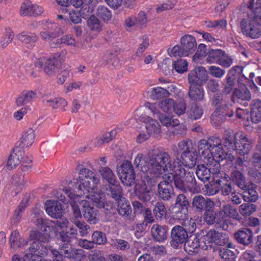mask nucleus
Masks as SVG:
<instances>
[{"instance_id": "obj_13", "label": "nucleus", "mask_w": 261, "mask_h": 261, "mask_svg": "<svg viewBox=\"0 0 261 261\" xmlns=\"http://www.w3.org/2000/svg\"><path fill=\"white\" fill-rule=\"evenodd\" d=\"M192 204L195 212L201 213L214 205V203L209 198H205L201 195H197L193 198Z\"/></svg>"}, {"instance_id": "obj_52", "label": "nucleus", "mask_w": 261, "mask_h": 261, "mask_svg": "<svg viewBox=\"0 0 261 261\" xmlns=\"http://www.w3.org/2000/svg\"><path fill=\"white\" fill-rule=\"evenodd\" d=\"M167 210L162 202L155 203L153 209V213L157 219L162 220L165 218L167 214Z\"/></svg>"}, {"instance_id": "obj_39", "label": "nucleus", "mask_w": 261, "mask_h": 261, "mask_svg": "<svg viewBox=\"0 0 261 261\" xmlns=\"http://www.w3.org/2000/svg\"><path fill=\"white\" fill-rule=\"evenodd\" d=\"M225 55V51L220 49H210L207 53L206 61L209 63H218Z\"/></svg>"}, {"instance_id": "obj_18", "label": "nucleus", "mask_w": 261, "mask_h": 261, "mask_svg": "<svg viewBox=\"0 0 261 261\" xmlns=\"http://www.w3.org/2000/svg\"><path fill=\"white\" fill-rule=\"evenodd\" d=\"M237 241L244 246H248L253 242V232L247 228H243L234 233Z\"/></svg>"}, {"instance_id": "obj_59", "label": "nucleus", "mask_w": 261, "mask_h": 261, "mask_svg": "<svg viewBox=\"0 0 261 261\" xmlns=\"http://www.w3.org/2000/svg\"><path fill=\"white\" fill-rule=\"evenodd\" d=\"M94 245H105L107 242L106 234L100 231H95L92 235Z\"/></svg>"}, {"instance_id": "obj_46", "label": "nucleus", "mask_w": 261, "mask_h": 261, "mask_svg": "<svg viewBox=\"0 0 261 261\" xmlns=\"http://www.w3.org/2000/svg\"><path fill=\"white\" fill-rule=\"evenodd\" d=\"M42 102L44 104H49L54 109H57L60 108H64L67 105V102L65 99L62 98H55L53 99L44 98Z\"/></svg>"}, {"instance_id": "obj_41", "label": "nucleus", "mask_w": 261, "mask_h": 261, "mask_svg": "<svg viewBox=\"0 0 261 261\" xmlns=\"http://www.w3.org/2000/svg\"><path fill=\"white\" fill-rule=\"evenodd\" d=\"M98 171L102 178L108 181V184L116 182V176L109 167H101L99 168Z\"/></svg>"}, {"instance_id": "obj_12", "label": "nucleus", "mask_w": 261, "mask_h": 261, "mask_svg": "<svg viewBox=\"0 0 261 261\" xmlns=\"http://www.w3.org/2000/svg\"><path fill=\"white\" fill-rule=\"evenodd\" d=\"M151 191L148 188L145 181L137 184L134 187V192L137 198L143 202H147L151 199Z\"/></svg>"}, {"instance_id": "obj_23", "label": "nucleus", "mask_w": 261, "mask_h": 261, "mask_svg": "<svg viewBox=\"0 0 261 261\" xmlns=\"http://www.w3.org/2000/svg\"><path fill=\"white\" fill-rule=\"evenodd\" d=\"M88 194L89 195H87L86 197L90 198L92 201L93 204L98 208H100L107 200L105 193L99 188L92 191Z\"/></svg>"}, {"instance_id": "obj_26", "label": "nucleus", "mask_w": 261, "mask_h": 261, "mask_svg": "<svg viewBox=\"0 0 261 261\" xmlns=\"http://www.w3.org/2000/svg\"><path fill=\"white\" fill-rule=\"evenodd\" d=\"M44 243L39 241H33L28 248L29 252L38 256L46 255L48 249V246L44 245Z\"/></svg>"}, {"instance_id": "obj_24", "label": "nucleus", "mask_w": 261, "mask_h": 261, "mask_svg": "<svg viewBox=\"0 0 261 261\" xmlns=\"http://www.w3.org/2000/svg\"><path fill=\"white\" fill-rule=\"evenodd\" d=\"M252 148V142L246 135L241 134L239 136V142L237 145V150L239 154L245 155L248 153Z\"/></svg>"}, {"instance_id": "obj_32", "label": "nucleus", "mask_w": 261, "mask_h": 261, "mask_svg": "<svg viewBox=\"0 0 261 261\" xmlns=\"http://www.w3.org/2000/svg\"><path fill=\"white\" fill-rule=\"evenodd\" d=\"M180 44L184 50L187 51V54L192 53L196 48L195 38L190 35H186L181 38Z\"/></svg>"}, {"instance_id": "obj_58", "label": "nucleus", "mask_w": 261, "mask_h": 261, "mask_svg": "<svg viewBox=\"0 0 261 261\" xmlns=\"http://www.w3.org/2000/svg\"><path fill=\"white\" fill-rule=\"evenodd\" d=\"M203 114V109L197 103H193L191 105L190 110L189 111V117L193 120L200 118Z\"/></svg>"}, {"instance_id": "obj_22", "label": "nucleus", "mask_w": 261, "mask_h": 261, "mask_svg": "<svg viewBox=\"0 0 261 261\" xmlns=\"http://www.w3.org/2000/svg\"><path fill=\"white\" fill-rule=\"evenodd\" d=\"M238 133L232 131H225L223 137V145L229 151H234L238 143L237 137Z\"/></svg>"}, {"instance_id": "obj_31", "label": "nucleus", "mask_w": 261, "mask_h": 261, "mask_svg": "<svg viewBox=\"0 0 261 261\" xmlns=\"http://www.w3.org/2000/svg\"><path fill=\"white\" fill-rule=\"evenodd\" d=\"M146 172V180L144 181L146 182L148 188H150V190L152 191L155 186H158L159 181L161 178V175L162 173L158 174V173L150 168H148Z\"/></svg>"}, {"instance_id": "obj_37", "label": "nucleus", "mask_w": 261, "mask_h": 261, "mask_svg": "<svg viewBox=\"0 0 261 261\" xmlns=\"http://www.w3.org/2000/svg\"><path fill=\"white\" fill-rule=\"evenodd\" d=\"M205 139L200 140L198 143V152L199 155L203 158V161L209 159V157L212 158L211 146Z\"/></svg>"}, {"instance_id": "obj_30", "label": "nucleus", "mask_w": 261, "mask_h": 261, "mask_svg": "<svg viewBox=\"0 0 261 261\" xmlns=\"http://www.w3.org/2000/svg\"><path fill=\"white\" fill-rule=\"evenodd\" d=\"M151 233L153 240L156 242H162L167 238L166 228L159 224H154L152 226Z\"/></svg>"}, {"instance_id": "obj_9", "label": "nucleus", "mask_w": 261, "mask_h": 261, "mask_svg": "<svg viewBox=\"0 0 261 261\" xmlns=\"http://www.w3.org/2000/svg\"><path fill=\"white\" fill-rule=\"evenodd\" d=\"M101 188L106 191L108 196L113 199L116 203L124 200L123 189L119 184L113 182L103 185Z\"/></svg>"}, {"instance_id": "obj_7", "label": "nucleus", "mask_w": 261, "mask_h": 261, "mask_svg": "<svg viewBox=\"0 0 261 261\" xmlns=\"http://www.w3.org/2000/svg\"><path fill=\"white\" fill-rule=\"evenodd\" d=\"M65 54L66 50H63L60 52L56 53L53 57L46 60L43 70L47 76L51 77L55 75L60 67L58 59L60 58L62 55L64 56Z\"/></svg>"}, {"instance_id": "obj_19", "label": "nucleus", "mask_w": 261, "mask_h": 261, "mask_svg": "<svg viewBox=\"0 0 261 261\" xmlns=\"http://www.w3.org/2000/svg\"><path fill=\"white\" fill-rule=\"evenodd\" d=\"M229 180L232 181L236 186L242 190L247 189V182L246 177L242 171L237 169H232L230 176H228Z\"/></svg>"}, {"instance_id": "obj_51", "label": "nucleus", "mask_w": 261, "mask_h": 261, "mask_svg": "<svg viewBox=\"0 0 261 261\" xmlns=\"http://www.w3.org/2000/svg\"><path fill=\"white\" fill-rule=\"evenodd\" d=\"M18 39L24 43L29 44L36 42L38 37L34 33L23 32L18 35Z\"/></svg>"}, {"instance_id": "obj_10", "label": "nucleus", "mask_w": 261, "mask_h": 261, "mask_svg": "<svg viewBox=\"0 0 261 261\" xmlns=\"http://www.w3.org/2000/svg\"><path fill=\"white\" fill-rule=\"evenodd\" d=\"M24 156V151L18 146H15L10 153L6 164L8 170H11L15 168L22 161Z\"/></svg>"}, {"instance_id": "obj_44", "label": "nucleus", "mask_w": 261, "mask_h": 261, "mask_svg": "<svg viewBox=\"0 0 261 261\" xmlns=\"http://www.w3.org/2000/svg\"><path fill=\"white\" fill-rule=\"evenodd\" d=\"M62 44L75 46L76 41L71 35H66L62 36L60 39L57 40L56 42L53 43L52 48H55L60 46Z\"/></svg>"}, {"instance_id": "obj_57", "label": "nucleus", "mask_w": 261, "mask_h": 261, "mask_svg": "<svg viewBox=\"0 0 261 261\" xmlns=\"http://www.w3.org/2000/svg\"><path fill=\"white\" fill-rule=\"evenodd\" d=\"M159 118L161 123L167 127L176 126L180 123L179 120L174 118V117H170L168 116L160 115Z\"/></svg>"}, {"instance_id": "obj_42", "label": "nucleus", "mask_w": 261, "mask_h": 261, "mask_svg": "<svg viewBox=\"0 0 261 261\" xmlns=\"http://www.w3.org/2000/svg\"><path fill=\"white\" fill-rule=\"evenodd\" d=\"M49 234L47 232H42L37 229H33L30 231L29 238L33 241H39L46 243L49 240Z\"/></svg>"}, {"instance_id": "obj_21", "label": "nucleus", "mask_w": 261, "mask_h": 261, "mask_svg": "<svg viewBox=\"0 0 261 261\" xmlns=\"http://www.w3.org/2000/svg\"><path fill=\"white\" fill-rule=\"evenodd\" d=\"M214 210V205H213L211 206V207H208L204 211L203 219L208 225H212L216 223H219L221 221L220 216L222 215V212L219 211L215 213Z\"/></svg>"}, {"instance_id": "obj_29", "label": "nucleus", "mask_w": 261, "mask_h": 261, "mask_svg": "<svg viewBox=\"0 0 261 261\" xmlns=\"http://www.w3.org/2000/svg\"><path fill=\"white\" fill-rule=\"evenodd\" d=\"M251 119L253 122L257 123L261 121V100L255 99L250 104Z\"/></svg>"}, {"instance_id": "obj_56", "label": "nucleus", "mask_w": 261, "mask_h": 261, "mask_svg": "<svg viewBox=\"0 0 261 261\" xmlns=\"http://www.w3.org/2000/svg\"><path fill=\"white\" fill-rule=\"evenodd\" d=\"M76 170L79 171V178L81 181L93 177V175L95 174L92 171L86 168L83 164L79 163L76 167Z\"/></svg>"}, {"instance_id": "obj_20", "label": "nucleus", "mask_w": 261, "mask_h": 261, "mask_svg": "<svg viewBox=\"0 0 261 261\" xmlns=\"http://www.w3.org/2000/svg\"><path fill=\"white\" fill-rule=\"evenodd\" d=\"M9 241L11 248L15 250L24 249L29 242L27 239L20 237L17 230H14L12 232Z\"/></svg>"}, {"instance_id": "obj_53", "label": "nucleus", "mask_w": 261, "mask_h": 261, "mask_svg": "<svg viewBox=\"0 0 261 261\" xmlns=\"http://www.w3.org/2000/svg\"><path fill=\"white\" fill-rule=\"evenodd\" d=\"M96 15L104 22H107L112 18L111 12L106 7L99 6L96 9Z\"/></svg>"}, {"instance_id": "obj_35", "label": "nucleus", "mask_w": 261, "mask_h": 261, "mask_svg": "<svg viewBox=\"0 0 261 261\" xmlns=\"http://www.w3.org/2000/svg\"><path fill=\"white\" fill-rule=\"evenodd\" d=\"M36 97L37 93L35 91L32 90L23 91L16 98V105L17 107H21L30 102Z\"/></svg>"}, {"instance_id": "obj_11", "label": "nucleus", "mask_w": 261, "mask_h": 261, "mask_svg": "<svg viewBox=\"0 0 261 261\" xmlns=\"http://www.w3.org/2000/svg\"><path fill=\"white\" fill-rule=\"evenodd\" d=\"M46 213L51 217L59 219L62 217L64 214V210L60 202L55 200L47 201L45 203Z\"/></svg>"}, {"instance_id": "obj_62", "label": "nucleus", "mask_w": 261, "mask_h": 261, "mask_svg": "<svg viewBox=\"0 0 261 261\" xmlns=\"http://www.w3.org/2000/svg\"><path fill=\"white\" fill-rule=\"evenodd\" d=\"M178 147L180 150L183 151L182 153H189L195 151L192 141L188 139L179 142Z\"/></svg>"}, {"instance_id": "obj_14", "label": "nucleus", "mask_w": 261, "mask_h": 261, "mask_svg": "<svg viewBox=\"0 0 261 261\" xmlns=\"http://www.w3.org/2000/svg\"><path fill=\"white\" fill-rule=\"evenodd\" d=\"M160 181L158 185V193L160 198L164 201H169L174 196V192L173 187L167 179Z\"/></svg>"}, {"instance_id": "obj_33", "label": "nucleus", "mask_w": 261, "mask_h": 261, "mask_svg": "<svg viewBox=\"0 0 261 261\" xmlns=\"http://www.w3.org/2000/svg\"><path fill=\"white\" fill-rule=\"evenodd\" d=\"M228 176L225 174L224 177L216 180V183L219 186L220 191L222 195L224 196H228L230 194L233 193L232 185L228 179Z\"/></svg>"}, {"instance_id": "obj_50", "label": "nucleus", "mask_w": 261, "mask_h": 261, "mask_svg": "<svg viewBox=\"0 0 261 261\" xmlns=\"http://www.w3.org/2000/svg\"><path fill=\"white\" fill-rule=\"evenodd\" d=\"M169 95L170 93L168 90L160 87L152 88L150 94V96L152 99H159Z\"/></svg>"}, {"instance_id": "obj_63", "label": "nucleus", "mask_w": 261, "mask_h": 261, "mask_svg": "<svg viewBox=\"0 0 261 261\" xmlns=\"http://www.w3.org/2000/svg\"><path fill=\"white\" fill-rule=\"evenodd\" d=\"M222 211V212L232 219H237L239 217L237 209L230 204L223 205Z\"/></svg>"}, {"instance_id": "obj_17", "label": "nucleus", "mask_w": 261, "mask_h": 261, "mask_svg": "<svg viewBox=\"0 0 261 261\" xmlns=\"http://www.w3.org/2000/svg\"><path fill=\"white\" fill-rule=\"evenodd\" d=\"M143 122L146 124V129L149 136L158 138L162 135L161 126L160 123L155 119L148 117H145Z\"/></svg>"}, {"instance_id": "obj_2", "label": "nucleus", "mask_w": 261, "mask_h": 261, "mask_svg": "<svg viewBox=\"0 0 261 261\" xmlns=\"http://www.w3.org/2000/svg\"><path fill=\"white\" fill-rule=\"evenodd\" d=\"M149 168L159 173H163L166 171H172L174 169V161L172 163L171 158L168 152L157 150L150 156Z\"/></svg>"}, {"instance_id": "obj_15", "label": "nucleus", "mask_w": 261, "mask_h": 261, "mask_svg": "<svg viewBox=\"0 0 261 261\" xmlns=\"http://www.w3.org/2000/svg\"><path fill=\"white\" fill-rule=\"evenodd\" d=\"M80 205L85 219L90 223L95 224L97 222V211L91 206L90 202L87 200H82Z\"/></svg>"}, {"instance_id": "obj_8", "label": "nucleus", "mask_w": 261, "mask_h": 261, "mask_svg": "<svg viewBox=\"0 0 261 261\" xmlns=\"http://www.w3.org/2000/svg\"><path fill=\"white\" fill-rule=\"evenodd\" d=\"M208 77L206 69L202 66L190 71L188 75L189 83L192 84L201 85L207 81Z\"/></svg>"}, {"instance_id": "obj_38", "label": "nucleus", "mask_w": 261, "mask_h": 261, "mask_svg": "<svg viewBox=\"0 0 261 261\" xmlns=\"http://www.w3.org/2000/svg\"><path fill=\"white\" fill-rule=\"evenodd\" d=\"M169 214L174 220H182L186 218L188 211L176 205H171L169 208Z\"/></svg>"}, {"instance_id": "obj_1", "label": "nucleus", "mask_w": 261, "mask_h": 261, "mask_svg": "<svg viewBox=\"0 0 261 261\" xmlns=\"http://www.w3.org/2000/svg\"><path fill=\"white\" fill-rule=\"evenodd\" d=\"M173 167L172 171L174 174H165L164 179H167L169 181H173L175 188L183 192H187L188 190L197 191L200 189L197 185L194 173L184 167L178 159L174 160Z\"/></svg>"}, {"instance_id": "obj_40", "label": "nucleus", "mask_w": 261, "mask_h": 261, "mask_svg": "<svg viewBox=\"0 0 261 261\" xmlns=\"http://www.w3.org/2000/svg\"><path fill=\"white\" fill-rule=\"evenodd\" d=\"M196 174L198 178L204 183L208 181L211 177V174L207 166L203 164L197 166Z\"/></svg>"}, {"instance_id": "obj_49", "label": "nucleus", "mask_w": 261, "mask_h": 261, "mask_svg": "<svg viewBox=\"0 0 261 261\" xmlns=\"http://www.w3.org/2000/svg\"><path fill=\"white\" fill-rule=\"evenodd\" d=\"M220 113V115H222L225 118L226 117H231L233 115L234 112L231 108H229L226 104H222L216 108V111L212 115V117L218 116L217 113Z\"/></svg>"}, {"instance_id": "obj_36", "label": "nucleus", "mask_w": 261, "mask_h": 261, "mask_svg": "<svg viewBox=\"0 0 261 261\" xmlns=\"http://www.w3.org/2000/svg\"><path fill=\"white\" fill-rule=\"evenodd\" d=\"M189 96L195 101H200L204 97V90L201 85L190 84Z\"/></svg>"}, {"instance_id": "obj_27", "label": "nucleus", "mask_w": 261, "mask_h": 261, "mask_svg": "<svg viewBox=\"0 0 261 261\" xmlns=\"http://www.w3.org/2000/svg\"><path fill=\"white\" fill-rule=\"evenodd\" d=\"M116 203L117 205L116 210L117 211L119 215L122 217L127 218V219L131 221H134V218H131L130 217L132 210L129 202L125 199L124 200H122Z\"/></svg>"}, {"instance_id": "obj_61", "label": "nucleus", "mask_w": 261, "mask_h": 261, "mask_svg": "<svg viewBox=\"0 0 261 261\" xmlns=\"http://www.w3.org/2000/svg\"><path fill=\"white\" fill-rule=\"evenodd\" d=\"M248 174L251 180L256 183L261 182V165L257 168H249Z\"/></svg>"}, {"instance_id": "obj_16", "label": "nucleus", "mask_w": 261, "mask_h": 261, "mask_svg": "<svg viewBox=\"0 0 261 261\" xmlns=\"http://www.w3.org/2000/svg\"><path fill=\"white\" fill-rule=\"evenodd\" d=\"M208 243H214L216 245L224 246L228 243L229 238L225 234L215 229H211L207 232Z\"/></svg>"}, {"instance_id": "obj_25", "label": "nucleus", "mask_w": 261, "mask_h": 261, "mask_svg": "<svg viewBox=\"0 0 261 261\" xmlns=\"http://www.w3.org/2000/svg\"><path fill=\"white\" fill-rule=\"evenodd\" d=\"M99 182V179L95 174L93 175V177L81 181L80 184L82 185L83 194H88L98 188L97 185Z\"/></svg>"}, {"instance_id": "obj_6", "label": "nucleus", "mask_w": 261, "mask_h": 261, "mask_svg": "<svg viewBox=\"0 0 261 261\" xmlns=\"http://www.w3.org/2000/svg\"><path fill=\"white\" fill-rule=\"evenodd\" d=\"M242 33L252 39L258 38L261 36V30L259 24L249 19L243 18L240 22Z\"/></svg>"}, {"instance_id": "obj_4", "label": "nucleus", "mask_w": 261, "mask_h": 261, "mask_svg": "<svg viewBox=\"0 0 261 261\" xmlns=\"http://www.w3.org/2000/svg\"><path fill=\"white\" fill-rule=\"evenodd\" d=\"M118 174L122 183L124 186L130 187L134 184L136 174L130 162L124 161L120 166Z\"/></svg>"}, {"instance_id": "obj_47", "label": "nucleus", "mask_w": 261, "mask_h": 261, "mask_svg": "<svg viewBox=\"0 0 261 261\" xmlns=\"http://www.w3.org/2000/svg\"><path fill=\"white\" fill-rule=\"evenodd\" d=\"M233 95L241 100L249 101L251 98V93L249 90L246 87L240 89H235L233 92Z\"/></svg>"}, {"instance_id": "obj_45", "label": "nucleus", "mask_w": 261, "mask_h": 261, "mask_svg": "<svg viewBox=\"0 0 261 261\" xmlns=\"http://www.w3.org/2000/svg\"><path fill=\"white\" fill-rule=\"evenodd\" d=\"M219 160L214 159V157H209V159L204 161L206 165L210 174H213L220 173L221 170V165L219 162Z\"/></svg>"}, {"instance_id": "obj_28", "label": "nucleus", "mask_w": 261, "mask_h": 261, "mask_svg": "<svg viewBox=\"0 0 261 261\" xmlns=\"http://www.w3.org/2000/svg\"><path fill=\"white\" fill-rule=\"evenodd\" d=\"M35 137V130L31 128H29L21 137L18 146L22 149L30 148L34 143Z\"/></svg>"}, {"instance_id": "obj_48", "label": "nucleus", "mask_w": 261, "mask_h": 261, "mask_svg": "<svg viewBox=\"0 0 261 261\" xmlns=\"http://www.w3.org/2000/svg\"><path fill=\"white\" fill-rule=\"evenodd\" d=\"M71 222L79 229L81 237H85L89 233L90 226L84 222H81L76 219H70Z\"/></svg>"}, {"instance_id": "obj_60", "label": "nucleus", "mask_w": 261, "mask_h": 261, "mask_svg": "<svg viewBox=\"0 0 261 261\" xmlns=\"http://www.w3.org/2000/svg\"><path fill=\"white\" fill-rule=\"evenodd\" d=\"M33 8L32 2L27 0L21 4L20 13L22 15L34 16Z\"/></svg>"}, {"instance_id": "obj_3", "label": "nucleus", "mask_w": 261, "mask_h": 261, "mask_svg": "<svg viewBox=\"0 0 261 261\" xmlns=\"http://www.w3.org/2000/svg\"><path fill=\"white\" fill-rule=\"evenodd\" d=\"M63 34L64 31L59 25L47 21L43 24L39 35L41 39L47 42L52 48L53 43L56 42L58 38Z\"/></svg>"}, {"instance_id": "obj_5", "label": "nucleus", "mask_w": 261, "mask_h": 261, "mask_svg": "<svg viewBox=\"0 0 261 261\" xmlns=\"http://www.w3.org/2000/svg\"><path fill=\"white\" fill-rule=\"evenodd\" d=\"M170 238V245L172 248L176 249L180 248L183 244L186 243L189 236L180 225H176L171 229Z\"/></svg>"}, {"instance_id": "obj_55", "label": "nucleus", "mask_w": 261, "mask_h": 261, "mask_svg": "<svg viewBox=\"0 0 261 261\" xmlns=\"http://www.w3.org/2000/svg\"><path fill=\"white\" fill-rule=\"evenodd\" d=\"M242 196L244 200L248 202H255L258 199V194L257 192L251 188H248L247 185V189L243 190Z\"/></svg>"}, {"instance_id": "obj_64", "label": "nucleus", "mask_w": 261, "mask_h": 261, "mask_svg": "<svg viewBox=\"0 0 261 261\" xmlns=\"http://www.w3.org/2000/svg\"><path fill=\"white\" fill-rule=\"evenodd\" d=\"M172 67L178 73H182L188 69V63L185 60L177 59V61L172 63Z\"/></svg>"}, {"instance_id": "obj_54", "label": "nucleus", "mask_w": 261, "mask_h": 261, "mask_svg": "<svg viewBox=\"0 0 261 261\" xmlns=\"http://www.w3.org/2000/svg\"><path fill=\"white\" fill-rule=\"evenodd\" d=\"M256 209L255 204L250 202L242 204L239 208V212L244 217H248L254 213Z\"/></svg>"}, {"instance_id": "obj_43", "label": "nucleus", "mask_w": 261, "mask_h": 261, "mask_svg": "<svg viewBox=\"0 0 261 261\" xmlns=\"http://www.w3.org/2000/svg\"><path fill=\"white\" fill-rule=\"evenodd\" d=\"M87 24L90 30L92 31L100 32L102 30L103 24L94 15H92L89 17Z\"/></svg>"}, {"instance_id": "obj_34", "label": "nucleus", "mask_w": 261, "mask_h": 261, "mask_svg": "<svg viewBox=\"0 0 261 261\" xmlns=\"http://www.w3.org/2000/svg\"><path fill=\"white\" fill-rule=\"evenodd\" d=\"M180 158V164L184 165L186 168H192L195 166L197 158L196 150L189 153H182Z\"/></svg>"}]
</instances>
